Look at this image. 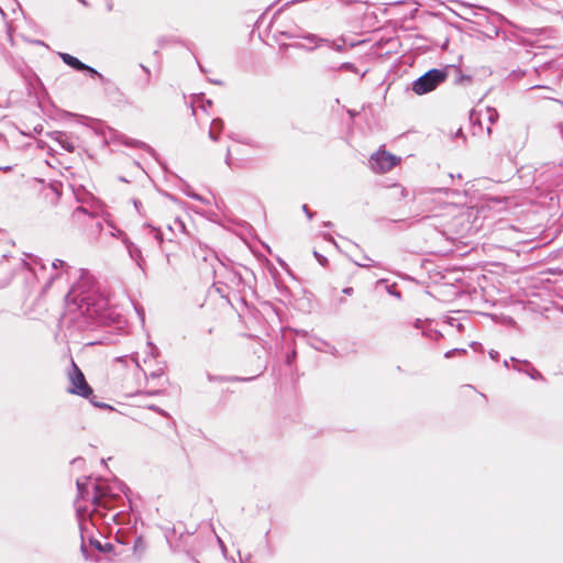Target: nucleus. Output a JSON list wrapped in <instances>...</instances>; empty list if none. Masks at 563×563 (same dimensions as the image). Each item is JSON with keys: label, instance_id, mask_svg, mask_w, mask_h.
<instances>
[{"label": "nucleus", "instance_id": "44", "mask_svg": "<svg viewBox=\"0 0 563 563\" xmlns=\"http://www.w3.org/2000/svg\"><path fill=\"white\" fill-rule=\"evenodd\" d=\"M140 66L143 69V71H145L147 74V76H150V74H151L150 69L146 66H144L143 64H141Z\"/></svg>", "mask_w": 563, "mask_h": 563}, {"label": "nucleus", "instance_id": "2", "mask_svg": "<svg viewBox=\"0 0 563 563\" xmlns=\"http://www.w3.org/2000/svg\"><path fill=\"white\" fill-rule=\"evenodd\" d=\"M68 311L84 328L106 325L113 321L109 299L97 288L88 286L87 279L74 285L67 295Z\"/></svg>", "mask_w": 563, "mask_h": 563}, {"label": "nucleus", "instance_id": "32", "mask_svg": "<svg viewBox=\"0 0 563 563\" xmlns=\"http://www.w3.org/2000/svg\"><path fill=\"white\" fill-rule=\"evenodd\" d=\"M323 238L325 241L332 243L335 247H338V244L331 234L325 233V234H323Z\"/></svg>", "mask_w": 563, "mask_h": 563}, {"label": "nucleus", "instance_id": "14", "mask_svg": "<svg viewBox=\"0 0 563 563\" xmlns=\"http://www.w3.org/2000/svg\"><path fill=\"white\" fill-rule=\"evenodd\" d=\"M332 49L342 53L345 51V38L341 37L339 41H330V43H325Z\"/></svg>", "mask_w": 563, "mask_h": 563}, {"label": "nucleus", "instance_id": "26", "mask_svg": "<svg viewBox=\"0 0 563 563\" xmlns=\"http://www.w3.org/2000/svg\"><path fill=\"white\" fill-rule=\"evenodd\" d=\"M52 266L53 268L57 269V268H64V267H67L68 268V265L63 261V260H55L53 263H52Z\"/></svg>", "mask_w": 563, "mask_h": 563}, {"label": "nucleus", "instance_id": "3", "mask_svg": "<svg viewBox=\"0 0 563 563\" xmlns=\"http://www.w3.org/2000/svg\"><path fill=\"white\" fill-rule=\"evenodd\" d=\"M446 78V69L432 68L413 80L411 89L416 95L422 96L433 91L438 86L444 82Z\"/></svg>", "mask_w": 563, "mask_h": 563}, {"label": "nucleus", "instance_id": "15", "mask_svg": "<svg viewBox=\"0 0 563 563\" xmlns=\"http://www.w3.org/2000/svg\"><path fill=\"white\" fill-rule=\"evenodd\" d=\"M485 117L489 123L493 124L498 120V112L496 109L487 107L485 110Z\"/></svg>", "mask_w": 563, "mask_h": 563}, {"label": "nucleus", "instance_id": "20", "mask_svg": "<svg viewBox=\"0 0 563 563\" xmlns=\"http://www.w3.org/2000/svg\"><path fill=\"white\" fill-rule=\"evenodd\" d=\"M188 197L197 200V201H200V202H203V203H209V201L207 199H205L202 196H200L199 194H196V192H191V191H187L186 192Z\"/></svg>", "mask_w": 563, "mask_h": 563}, {"label": "nucleus", "instance_id": "53", "mask_svg": "<svg viewBox=\"0 0 563 563\" xmlns=\"http://www.w3.org/2000/svg\"><path fill=\"white\" fill-rule=\"evenodd\" d=\"M211 104H212L211 100H208V101H207V106H209V107H210Z\"/></svg>", "mask_w": 563, "mask_h": 563}, {"label": "nucleus", "instance_id": "7", "mask_svg": "<svg viewBox=\"0 0 563 563\" xmlns=\"http://www.w3.org/2000/svg\"><path fill=\"white\" fill-rule=\"evenodd\" d=\"M284 35L290 40L302 38V40L307 41L310 45H305L302 43H292V44H290V46L295 47V48H299V49H305L308 52H312L313 49H316L317 47H319L322 44L330 43V40L323 38L321 36H318L317 34L309 33V32H299V33L285 32Z\"/></svg>", "mask_w": 563, "mask_h": 563}, {"label": "nucleus", "instance_id": "19", "mask_svg": "<svg viewBox=\"0 0 563 563\" xmlns=\"http://www.w3.org/2000/svg\"><path fill=\"white\" fill-rule=\"evenodd\" d=\"M23 265L26 266V264H23ZM24 277H25V279H27V280L30 279L32 282H34L37 278L35 273L32 269H30L29 267H24Z\"/></svg>", "mask_w": 563, "mask_h": 563}, {"label": "nucleus", "instance_id": "50", "mask_svg": "<svg viewBox=\"0 0 563 563\" xmlns=\"http://www.w3.org/2000/svg\"><path fill=\"white\" fill-rule=\"evenodd\" d=\"M504 366L508 368L509 367V361L505 360L504 361Z\"/></svg>", "mask_w": 563, "mask_h": 563}, {"label": "nucleus", "instance_id": "48", "mask_svg": "<svg viewBox=\"0 0 563 563\" xmlns=\"http://www.w3.org/2000/svg\"><path fill=\"white\" fill-rule=\"evenodd\" d=\"M533 88H537V89H549L548 87L540 86V85H537V86H534Z\"/></svg>", "mask_w": 563, "mask_h": 563}, {"label": "nucleus", "instance_id": "29", "mask_svg": "<svg viewBox=\"0 0 563 563\" xmlns=\"http://www.w3.org/2000/svg\"><path fill=\"white\" fill-rule=\"evenodd\" d=\"M225 164L229 166V167H232V156H231V151L230 148L227 150V154H225Z\"/></svg>", "mask_w": 563, "mask_h": 563}, {"label": "nucleus", "instance_id": "4", "mask_svg": "<svg viewBox=\"0 0 563 563\" xmlns=\"http://www.w3.org/2000/svg\"><path fill=\"white\" fill-rule=\"evenodd\" d=\"M95 132L98 135H101L106 143H109V142L120 143L125 146L137 147V148H141V150L150 153V154H154V150L148 144H146L142 141L135 140V139H131L110 126H104V128H100V129L96 128Z\"/></svg>", "mask_w": 563, "mask_h": 563}, {"label": "nucleus", "instance_id": "45", "mask_svg": "<svg viewBox=\"0 0 563 563\" xmlns=\"http://www.w3.org/2000/svg\"><path fill=\"white\" fill-rule=\"evenodd\" d=\"M332 225H333V223L330 221L323 222V227H325V228H331Z\"/></svg>", "mask_w": 563, "mask_h": 563}, {"label": "nucleus", "instance_id": "22", "mask_svg": "<svg viewBox=\"0 0 563 563\" xmlns=\"http://www.w3.org/2000/svg\"><path fill=\"white\" fill-rule=\"evenodd\" d=\"M296 356H297V352L296 350L294 349L291 352H289L287 355H286V364L287 365H292V363L295 362L296 360Z\"/></svg>", "mask_w": 563, "mask_h": 563}, {"label": "nucleus", "instance_id": "55", "mask_svg": "<svg viewBox=\"0 0 563 563\" xmlns=\"http://www.w3.org/2000/svg\"><path fill=\"white\" fill-rule=\"evenodd\" d=\"M0 13H1L2 15H4V12H3V10H2V8H1V7H0Z\"/></svg>", "mask_w": 563, "mask_h": 563}, {"label": "nucleus", "instance_id": "24", "mask_svg": "<svg viewBox=\"0 0 563 563\" xmlns=\"http://www.w3.org/2000/svg\"><path fill=\"white\" fill-rule=\"evenodd\" d=\"M523 31L526 33H528V34L537 35V34H541V33H548L550 30H545V29H525Z\"/></svg>", "mask_w": 563, "mask_h": 563}, {"label": "nucleus", "instance_id": "43", "mask_svg": "<svg viewBox=\"0 0 563 563\" xmlns=\"http://www.w3.org/2000/svg\"><path fill=\"white\" fill-rule=\"evenodd\" d=\"M467 351L465 349H457L456 354L464 355Z\"/></svg>", "mask_w": 563, "mask_h": 563}, {"label": "nucleus", "instance_id": "5", "mask_svg": "<svg viewBox=\"0 0 563 563\" xmlns=\"http://www.w3.org/2000/svg\"><path fill=\"white\" fill-rule=\"evenodd\" d=\"M71 372L69 373L70 387L67 389L68 393L81 396L84 398H90L93 394L92 388L86 382V378L80 368L71 361Z\"/></svg>", "mask_w": 563, "mask_h": 563}, {"label": "nucleus", "instance_id": "51", "mask_svg": "<svg viewBox=\"0 0 563 563\" xmlns=\"http://www.w3.org/2000/svg\"><path fill=\"white\" fill-rule=\"evenodd\" d=\"M471 120H472V121H474V120H475L474 113H471Z\"/></svg>", "mask_w": 563, "mask_h": 563}, {"label": "nucleus", "instance_id": "10", "mask_svg": "<svg viewBox=\"0 0 563 563\" xmlns=\"http://www.w3.org/2000/svg\"><path fill=\"white\" fill-rule=\"evenodd\" d=\"M123 243L125 245V249H126L131 260H133L135 262L136 266L142 271V273L145 274L146 273L145 260L142 255L141 249L136 244H134L132 241H130L129 239H124Z\"/></svg>", "mask_w": 563, "mask_h": 563}, {"label": "nucleus", "instance_id": "25", "mask_svg": "<svg viewBox=\"0 0 563 563\" xmlns=\"http://www.w3.org/2000/svg\"><path fill=\"white\" fill-rule=\"evenodd\" d=\"M393 189L396 191V194H398L402 198L407 196L406 188L401 187L400 185H394Z\"/></svg>", "mask_w": 563, "mask_h": 563}, {"label": "nucleus", "instance_id": "31", "mask_svg": "<svg viewBox=\"0 0 563 563\" xmlns=\"http://www.w3.org/2000/svg\"><path fill=\"white\" fill-rule=\"evenodd\" d=\"M323 238L325 241L332 243L335 247H338V244L331 234L325 233V234H323Z\"/></svg>", "mask_w": 563, "mask_h": 563}, {"label": "nucleus", "instance_id": "42", "mask_svg": "<svg viewBox=\"0 0 563 563\" xmlns=\"http://www.w3.org/2000/svg\"><path fill=\"white\" fill-rule=\"evenodd\" d=\"M343 292L346 294V295H351L353 292V288L352 287H346L343 289Z\"/></svg>", "mask_w": 563, "mask_h": 563}, {"label": "nucleus", "instance_id": "41", "mask_svg": "<svg viewBox=\"0 0 563 563\" xmlns=\"http://www.w3.org/2000/svg\"><path fill=\"white\" fill-rule=\"evenodd\" d=\"M12 170V166H0V172H11Z\"/></svg>", "mask_w": 563, "mask_h": 563}, {"label": "nucleus", "instance_id": "34", "mask_svg": "<svg viewBox=\"0 0 563 563\" xmlns=\"http://www.w3.org/2000/svg\"><path fill=\"white\" fill-rule=\"evenodd\" d=\"M56 277H57V275H55V276L51 277V278H49V280H48V282H46L44 286H42L41 291H42V292H45V291H46V289L51 286L52 280H53V279H55Z\"/></svg>", "mask_w": 563, "mask_h": 563}, {"label": "nucleus", "instance_id": "6", "mask_svg": "<svg viewBox=\"0 0 563 563\" xmlns=\"http://www.w3.org/2000/svg\"><path fill=\"white\" fill-rule=\"evenodd\" d=\"M400 162V158L386 151H377L371 156L369 164L374 172H389Z\"/></svg>", "mask_w": 563, "mask_h": 563}, {"label": "nucleus", "instance_id": "23", "mask_svg": "<svg viewBox=\"0 0 563 563\" xmlns=\"http://www.w3.org/2000/svg\"><path fill=\"white\" fill-rule=\"evenodd\" d=\"M313 256L316 260L321 264L322 266H325L328 264V260L322 254L318 253L317 251H313Z\"/></svg>", "mask_w": 563, "mask_h": 563}, {"label": "nucleus", "instance_id": "27", "mask_svg": "<svg viewBox=\"0 0 563 563\" xmlns=\"http://www.w3.org/2000/svg\"><path fill=\"white\" fill-rule=\"evenodd\" d=\"M148 409L157 412L158 415H161L163 417H168V413L164 409H162V408H159V407H157L155 405L150 406Z\"/></svg>", "mask_w": 563, "mask_h": 563}, {"label": "nucleus", "instance_id": "18", "mask_svg": "<svg viewBox=\"0 0 563 563\" xmlns=\"http://www.w3.org/2000/svg\"><path fill=\"white\" fill-rule=\"evenodd\" d=\"M471 81H472V77L470 75H463V74H460L455 79V84H457V85H468V84H471Z\"/></svg>", "mask_w": 563, "mask_h": 563}, {"label": "nucleus", "instance_id": "28", "mask_svg": "<svg viewBox=\"0 0 563 563\" xmlns=\"http://www.w3.org/2000/svg\"><path fill=\"white\" fill-rule=\"evenodd\" d=\"M386 289H387L388 294H390L391 296L400 298V292L395 290V285H387Z\"/></svg>", "mask_w": 563, "mask_h": 563}, {"label": "nucleus", "instance_id": "49", "mask_svg": "<svg viewBox=\"0 0 563 563\" xmlns=\"http://www.w3.org/2000/svg\"><path fill=\"white\" fill-rule=\"evenodd\" d=\"M148 346H150L153 351H156V350H157V347H156V346H154L152 342H148Z\"/></svg>", "mask_w": 563, "mask_h": 563}, {"label": "nucleus", "instance_id": "12", "mask_svg": "<svg viewBox=\"0 0 563 563\" xmlns=\"http://www.w3.org/2000/svg\"><path fill=\"white\" fill-rule=\"evenodd\" d=\"M58 56L67 66L74 68L77 71H81L82 68H85V63L68 53H58Z\"/></svg>", "mask_w": 563, "mask_h": 563}, {"label": "nucleus", "instance_id": "13", "mask_svg": "<svg viewBox=\"0 0 563 563\" xmlns=\"http://www.w3.org/2000/svg\"><path fill=\"white\" fill-rule=\"evenodd\" d=\"M223 126H224V123H223L222 119H220V118L213 119L211 122L210 129H209V137L212 141H218L219 136L223 130Z\"/></svg>", "mask_w": 563, "mask_h": 563}, {"label": "nucleus", "instance_id": "40", "mask_svg": "<svg viewBox=\"0 0 563 563\" xmlns=\"http://www.w3.org/2000/svg\"><path fill=\"white\" fill-rule=\"evenodd\" d=\"M91 544H93L100 551L104 550L99 541L92 540Z\"/></svg>", "mask_w": 563, "mask_h": 563}, {"label": "nucleus", "instance_id": "38", "mask_svg": "<svg viewBox=\"0 0 563 563\" xmlns=\"http://www.w3.org/2000/svg\"><path fill=\"white\" fill-rule=\"evenodd\" d=\"M91 404L96 407H99V408H110V406L106 405V404H102V402H97L95 401L93 399L90 400Z\"/></svg>", "mask_w": 563, "mask_h": 563}, {"label": "nucleus", "instance_id": "30", "mask_svg": "<svg viewBox=\"0 0 563 563\" xmlns=\"http://www.w3.org/2000/svg\"><path fill=\"white\" fill-rule=\"evenodd\" d=\"M255 377H232V378H229L228 380H236V382H251L253 380Z\"/></svg>", "mask_w": 563, "mask_h": 563}, {"label": "nucleus", "instance_id": "46", "mask_svg": "<svg viewBox=\"0 0 563 563\" xmlns=\"http://www.w3.org/2000/svg\"><path fill=\"white\" fill-rule=\"evenodd\" d=\"M210 81L216 84V85H222V81L218 80V79H211Z\"/></svg>", "mask_w": 563, "mask_h": 563}, {"label": "nucleus", "instance_id": "11", "mask_svg": "<svg viewBox=\"0 0 563 563\" xmlns=\"http://www.w3.org/2000/svg\"><path fill=\"white\" fill-rule=\"evenodd\" d=\"M563 174V166H549V170L539 173V177H544V181L549 183L550 185H559V181L556 179L558 176Z\"/></svg>", "mask_w": 563, "mask_h": 563}, {"label": "nucleus", "instance_id": "21", "mask_svg": "<svg viewBox=\"0 0 563 563\" xmlns=\"http://www.w3.org/2000/svg\"><path fill=\"white\" fill-rule=\"evenodd\" d=\"M373 263H374V261L366 255H364L362 263L356 262V264L361 267H371V266H373Z\"/></svg>", "mask_w": 563, "mask_h": 563}, {"label": "nucleus", "instance_id": "47", "mask_svg": "<svg viewBox=\"0 0 563 563\" xmlns=\"http://www.w3.org/2000/svg\"><path fill=\"white\" fill-rule=\"evenodd\" d=\"M133 203H134V207L139 210L141 202L139 200H134Z\"/></svg>", "mask_w": 563, "mask_h": 563}, {"label": "nucleus", "instance_id": "36", "mask_svg": "<svg viewBox=\"0 0 563 563\" xmlns=\"http://www.w3.org/2000/svg\"><path fill=\"white\" fill-rule=\"evenodd\" d=\"M488 354H489L490 358L495 360V361L498 360V357H499V353L497 351H495V350H490L488 352Z\"/></svg>", "mask_w": 563, "mask_h": 563}, {"label": "nucleus", "instance_id": "33", "mask_svg": "<svg viewBox=\"0 0 563 563\" xmlns=\"http://www.w3.org/2000/svg\"><path fill=\"white\" fill-rule=\"evenodd\" d=\"M302 211L307 214V217H308V219H309V220H311V219H312V217L314 216V213H313V212H311V211L309 210V208H308V206H307V205H303V206H302Z\"/></svg>", "mask_w": 563, "mask_h": 563}, {"label": "nucleus", "instance_id": "52", "mask_svg": "<svg viewBox=\"0 0 563 563\" xmlns=\"http://www.w3.org/2000/svg\"><path fill=\"white\" fill-rule=\"evenodd\" d=\"M108 10L111 11L112 10V4H108Z\"/></svg>", "mask_w": 563, "mask_h": 563}, {"label": "nucleus", "instance_id": "9", "mask_svg": "<svg viewBox=\"0 0 563 563\" xmlns=\"http://www.w3.org/2000/svg\"><path fill=\"white\" fill-rule=\"evenodd\" d=\"M48 135L51 140L55 141L62 148H64L68 153L75 152L77 147V137H74L71 134H68L63 131H53Z\"/></svg>", "mask_w": 563, "mask_h": 563}, {"label": "nucleus", "instance_id": "39", "mask_svg": "<svg viewBox=\"0 0 563 563\" xmlns=\"http://www.w3.org/2000/svg\"><path fill=\"white\" fill-rule=\"evenodd\" d=\"M422 320L421 319H417L415 322H413V327L416 329H420L422 327Z\"/></svg>", "mask_w": 563, "mask_h": 563}, {"label": "nucleus", "instance_id": "1", "mask_svg": "<svg viewBox=\"0 0 563 563\" xmlns=\"http://www.w3.org/2000/svg\"><path fill=\"white\" fill-rule=\"evenodd\" d=\"M78 496L75 501L78 528H111L112 523L124 525L122 512L113 505L122 500L128 487L118 479L109 481L91 476L76 481Z\"/></svg>", "mask_w": 563, "mask_h": 563}, {"label": "nucleus", "instance_id": "8", "mask_svg": "<svg viewBox=\"0 0 563 563\" xmlns=\"http://www.w3.org/2000/svg\"><path fill=\"white\" fill-rule=\"evenodd\" d=\"M510 361L514 363L512 368L518 373H525L533 380H545L542 373L539 372L528 360H519L512 356L510 357Z\"/></svg>", "mask_w": 563, "mask_h": 563}, {"label": "nucleus", "instance_id": "37", "mask_svg": "<svg viewBox=\"0 0 563 563\" xmlns=\"http://www.w3.org/2000/svg\"><path fill=\"white\" fill-rule=\"evenodd\" d=\"M80 213H84L86 214L87 213V210L84 208V207H78L76 208V210L74 211V216H78Z\"/></svg>", "mask_w": 563, "mask_h": 563}, {"label": "nucleus", "instance_id": "17", "mask_svg": "<svg viewBox=\"0 0 563 563\" xmlns=\"http://www.w3.org/2000/svg\"><path fill=\"white\" fill-rule=\"evenodd\" d=\"M336 70H345V71H353L355 74L358 73V69L355 67L354 64L352 63H342L338 68H335Z\"/></svg>", "mask_w": 563, "mask_h": 563}, {"label": "nucleus", "instance_id": "35", "mask_svg": "<svg viewBox=\"0 0 563 563\" xmlns=\"http://www.w3.org/2000/svg\"><path fill=\"white\" fill-rule=\"evenodd\" d=\"M456 351H457V349H452V350L446 351L445 354H444V357L445 358L453 357L456 354Z\"/></svg>", "mask_w": 563, "mask_h": 563}, {"label": "nucleus", "instance_id": "54", "mask_svg": "<svg viewBox=\"0 0 563 563\" xmlns=\"http://www.w3.org/2000/svg\"><path fill=\"white\" fill-rule=\"evenodd\" d=\"M487 133L490 134L492 133V129L488 126L487 128Z\"/></svg>", "mask_w": 563, "mask_h": 563}, {"label": "nucleus", "instance_id": "16", "mask_svg": "<svg viewBox=\"0 0 563 563\" xmlns=\"http://www.w3.org/2000/svg\"><path fill=\"white\" fill-rule=\"evenodd\" d=\"M81 71H86L88 73L91 77H97L99 78L100 80H106L104 77L102 76V74H100L97 69H95L93 67L89 66V65H86L85 64V68H82Z\"/></svg>", "mask_w": 563, "mask_h": 563}]
</instances>
